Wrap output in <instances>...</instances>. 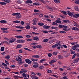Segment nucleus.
<instances>
[{
	"label": "nucleus",
	"mask_w": 79,
	"mask_h": 79,
	"mask_svg": "<svg viewBox=\"0 0 79 79\" xmlns=\"http://www.w3.org/2000/svg\"><path fill=\"white\" fill-rule=\"evenodd\" d=\"M24 50H28V51H30V52H31V50H30L26 48H24Z\"/></svg>",
	"instance_id": "nucleus-48"
},
{
	"label": "nucleus",
	"mask_w": 79,
	"mask_h": 79,
	"mask_svg": "<svg viewBox=\"0 0 79 79\" xmlns=\"http://www.w3.org/2000/svg\"><path fill=\"white\" fill-rule=\"evenodd\" d=\"M72 29L74 31H79V29L76 27H73Z\"/></svg>",
	"instance_id": "nucleus-13"
},
{
	"label": "nucleus",
	"mask_w": 79,
	"mask_h": 79,
	"mask_svg": "<svg viewBox=\"0 0 79 79\" xmlns=\"http://www.w3.org/2000/svg\"><path fill=\"white\" fill-rule=\"evenodd\" d=\"M5 63H6V64H8V65H9V63L6 60H5Z\"/></svg>",
	"instance_id": "nucleus-56"
},
{
	"label": "nucleus",
	"mask_w": 79,
	"mask_h": 79,
	"mask_svg": "<svg viewBox=\"0 0 79 79\" xmlns=\"http://www.w3.org/2000/svg\"><path fill=\"white\" fill-rule=\"evenodd\" d=\"M34 5H36V6L39 5V4L37 2L34 3H33V5H31V6H34Z\"/></svg>",
	"instance_id": "nucleus-27"
},
{
	"label": "nucleus",
	"mask_w": 79,
	"mask_h": 79,
	"mask_svg": "<svg viewBox=\"0 0 79 79\" xmlns=\"http://www.w3.org/2000/svg\"><path fill=\"white\" fill-rule=\"evenodd\" d=\"M32 57L35 58H39V56L38 55H33L32 56Z\"/></svg>",
	"instance_id": "nucleus-12"
},
{
	"label": "nucleus",
	"mask_w": 79,
	"mask_h": 79,
	"mask_svg": "<svg viewBox=\"0 0 79 79\" xmlns=\"http://www.w3.org/2000/svg\"><path fill=\"white\" fill-rule=\"evenodd\" d=\"M5 50V47H2L1 48V51H4Z\"/></svg>",
	"instance_id": "nucleus-29"
},
{
	"label": "nucleus",
	"mask_w": 79,
	"mask_h": 79,
	"mask_svg": "<svg viewBox=\"0 0 79 79\" xmlns=\"http://www.w3.org/2000/svg\"><path fill=\"white\" fill-rule=\"evenodd\" d=\"M25 61L26 63H28V64H31V61H30V60L28 59H26L25 60Z\"/></svg>",
	"instance_id": "nucleus-6"
},
{
	"label": "nucleus",
	"mask_w": 79,
	"mask_h": 79,
	"mask_svg": "<svg viewBox=\"0 0 79 79\" xmlns=\"http://www.w3.org/2000/svg\"><path fill=\"white\" fill-rule=\"evenodd\" d=\"M59 33H61V34H66V32L64 31H59Z\"/></svg>",
	"instance_id": "nucleus-25"
},
{
	"label": "nucleus",
	"mask_w": 79,
	"mask_h": 79,
	"mask_svg": "<svg viewBox=\"0 0 79 79\" xmlns=\"http://www.w3.org/2000/svg\"><path fill=\"white\" fill-rule=\"evenodd\" d=\"M5 58H6L7 60H9L10 59V56L8 55L7 56H6L5 57Z\"/></svg>",
	"instance_id": "nucleus-40"
},
{
	"label": "nucleus",
	"mask_w": 79,
	"mask_h": 79,
	"mask_svg": "<svg viewBox=\"0 0 79 79\" xmlns=\"http://www.w3.org/2000/svg\"><path fill=\"white\" fill-rule=\"evenodd\" d=\"M39 69H43L44 68V67L42 65L40 66L39 67Z\"/></svg>",
	"instance_id": "nucleus-33"
},
{
	"label": "nucleus",
	"mask_w": 79,
	"mask_h": 79,
	"mask_svg": "<svg viewBox=\"0 0 79 79\" xmlns=\"http://www.w3.org/2000/svg\"><path fill=\"white\" fill-rule=\"evenodd\" d=\"M43 27L44 29H50V26H48L47 25H44Z\"/></svg>",
	"instance_id": "nucleus-8"
},
{
	"label": "nucleus",
	"mask_w": 79,
	"mask_h": 79,
	"mask_svg": "<svg viewBox=\"0 0 79 79\" xmlns=\"http://www.w3.org/2000/svg\"><path fill=\"white\" fill-rule=\"evenodd\" d=\"M13 23H20V21L18 20H16L15 21H13Z\"/></svg>",
	"instance_id": "nucleus-36"
},
{
	"label": "nucleus",
	"mask_w": 79,
	"mask_h": 79,
	"mask_svg": "<svg viewBox=\"0 0 79 79\" xmlns=\"http://www.w3.org/2000/svg\"><path fill=\"white\" fill-rule=\"evenodd\" d=\"M51 28L52 29H56V28H57V27H52Z\"/></svg>",
	"instance_id": "nucleus-50"
},
{
	"label": "nucleus",
	"mask_w": 79,
	"mask_h": 79,
	"mask_svg": "<svg viewBox=\"0 0 79 79\" xmlns=\"http://www.w3.org/2000/svg\"><path fill=\"white\" fill-rule=\"evenodd\" d=\"M34 12L37 13L39 12V10H37L36 9H35L34 10Z\"/></svg>",
	"instance_id": "nucleus-52"
},
{
	"label": "nucleus",
	"mask_w": 79,
	"mask_h": 79,
	"mask_svg": "<svg viewBox=\"0 0 79 79\" xmlns=\"http://www.w3.org/2000/svg\"><path fill=\"white\" fill-rule=\"evenodd\" d=\"M47 73H52V71L51 70H49L48 71Z\"/></svg>",
	"instance_id": "nucleus-57"
},
{
	"label": "nucleus",
	"mask_w": 79,
	"mask_h": 79,
	"mask_svg": "<svg viewBox=\"0 0 79 79\" xmlns=\"http://www.w3.org/2000/svg\"><path fill=\"white\" fill-rule=\"evenodd\" d=\"M36 47L37 48H42V46L40 45L36 46Z\"/></svg>",
	"instance_id": "nucleus-41"
},
{
	"label": "nucleus",
	"mask_w": 79,
	"mask_h": 79,
	"mask_svg": "<svg viewBox=\"0 0 79 79\" xmlns=\"http://www.w3.org/2000/svg\"><path fill=\"white\" fill-rule=\"evenodd\" d=\"M19 53H23V50L22 49H20L19 50Z\"/></svg>",
	"instance_id": "nucleus-58"
},
{
	"label": "nucleus",
	"mask_w": 79,
	"mask_h": 79,
	"mask_svg": "<svg viewBox=\"0 0 79 79\" xmlns=\"http://www.w3.org/2000/svg\"><path fill=\"white\" fill-rule=\"evenodd\" d=\"M1 23H6V21L4 20H2L0 21Z\"/></svg>",
	"instance_id": "nucleus-22"
},
{
	"label": "nucleus",
	"mask_w": 79,
	"mask_h": 79,
	"mask_svg": "<svg viewBox=\"0 0 79 79\" xmlns=\"http://www.w3.org/2000/svg\"><path fill=\"white\" fill-rule=\"evenodd\" d=\"M75 9L76 11H79V9H78V7L77 6H76L75 7Z\"/></svg>",
	"instance_id": "nucleus-42"
},
{
	"label": "nucleus",
	"mask_w": 79,
	"mask_h": 79,
	"mask_svg": "<svg viewBox=\"0 0 79 79\" xmlns=\"http://www.w3.org/2000/svg\"><path fill=\"white\" fill-rule=\"evenodd\" d=\"M14 79H18V76H16V75L14 76Z\"/></svg>",
	"instance_id": "nucleus-44"
},
{
	"label": "nucleus",
	"mask_w": 79,
	"mask_h": 79,
	"mask_svg": "<svg viewBox=\"0 0 79 79\" xmlns=\"http://www.w3.org/2000/svg\"><path fill=\"white\" fill-rule=\"evenodd\" d=\"M52 24V25H55V26H58V23H57L55 22H53Z\"/></svg>",
	"instance_id": "nucleus-31"
},
{
	"label": "nucleus",
	"mask_w": 79,
	"mask_h": 79,
	"mask_svg": "<svg viewBox=\"0 0 79 79\" xmlns=\"http://www.w3.org/2000/svg\"><path fill=\"white\" fill-rule=\"evenodd\" d=\"M57 53H58V52H54L52 53V55H57Z\"/></svg>",
	"instance_id": "nucleus-53"
},
{
	"label": "nucleus",
	"mask_w": 79,
	"mask_h": 79,
	"mask_svg": "<svg viewBox=\"0 0 79 79\" xmlns=\"http://www.w3.org/2000/svg\"><path fill=\"white\" fill-rule=\"evenodd\" d=\"M61 12L62 13H63V14H64V15H67V14H66V11L61 10Z\"/></svg>",
	"instance_id": "nucleus-26"
},
{
	"label": "nucleus",
	"mask_w": 79,
	"mask_h": 79,
	"mask_svg": "<svg viewBox=\"0 0 79 79\" xmlns=\"http://www.w3.org/2000/svg\"><path fill=\"white\" fill-rule=\"evenodd\" d=\"M66 13L70 16H73V13L72 12H70L69 11H67Z\"/></svg>",
	"instance_id": "nucleus-5"
},
{
	"label": "nucleus",
	"mask_w": 79,
	"mask_h": 79,
	"mask_svg": "<svg viewBox=\"0 0 79 79\" xmlns=\"http://www.w3.org/2000/svg\"><path fill=\"white\" fill-rule=\"evenodd\" d=\"M38 25L39 26H44V23H38Z\"/></svg>",
	"instance_id": "nucleus-16"
},
{
	"label": "nucleus",
	"mask_w": 79,
	"mask_h": 79,
	"mask_svg": "<svg viewBox=\"0 0 79 79\" xmlns=\"http://www.w3.org/2000/svg\"><path fill=\"white\" fill-rule=\"evenodd\" d=\"M36 74H37L38 76H41V74H40V73H36Z\"/></svg>",
	"instance_id": "nucleus-63"
},
{
	"label": "nucleus",
	"mask_w": 79,
	"mask_h": 79,
	"mask_svg": "<svg viewBox=\"0 0 79 79\" xmlns=\"http://www.w3.org/2000/svg\"><path fill=\"white\" fill-rule=\"evenodd\" d=\"M27 71L26 70H22V71H21L20 72V73H27Z\"/></svg>",
	"instance_id": "nucleus-17"
},
{
	"label": "nucleus",
	"mask_w": 79,
	"mask_h": 79,
	"mask_svg": "<svg viewBox=\"0 0 79 79\" xmlns=\"http://www.w3.org/2000/svg\"><path fill=\"white\" fill-rule=\"evenodd\" d=\"M32 47L33 48H34V49H35L36 48H37V46H32Z\"/></svg>",
	"instance_id": "nucleus-62"
},
{
	"label": "nucleus",
	"mask_w": 79,
	"mask_h": 79,
	"mask_svg": "<svg viewBox=\"0 0 79 79\" xmlns=\"http://www.w3.org/2000/svg\"><path fill=\"white\" fill-rule=\"evenodd\" d=\"M64 25H59V27L60 28H63V27Z\"/></svg>",
	"instance_id": "nucleus-43"
},
{
	"label": "nucleus",
	"mask_w": 79,
	"mask_h": 79,
	"mask_svg": "<svg viewBox=\"0 0 79 79\" xmlns=\"http://www.w3.org/2000/svg\"><path fill=\"white\" fill-rule=\"evenodd\" d=\"M48 55L49 57H51L52 55V53H49L48 54Z\"/></svg>",
	"instance_id": "nucleus-49"
},
{
	"label": "nucleus",
	"mask_w": 79,
	"mask_h": 79,
	"mask_svg": "<svg viewBox=\"0 0 79 79\" xmlns=\"http://www.w3.org/2000/svg\"><path fill=\"white\" fill-rule=\"evenodd\" d=\"M4 1L6 3H9L10 2V0H4Z\"/></svg>",
	"instance_id": "nucleus-55"
},
{
	"label": "nucleus",
	"mask_w": 79,
	"mask_h": 79,
	"mask_svg": "<svg viewBox=\"0 0 79 79\" xmlns=\"http://www.w3.org/2000/svg\"><path fill=\"white\" fill-rule=\"evenodd\" d=\"M33 25H35L36 24V23H37V20H33Z\"/></svg>",
	"instance_id": "nucleus-19"
},
{
	"label": "nucleus",
	"mask_w": 79,
	"mask_h": 79,
	"mask_svg": "<svg viewBox=\"0 0 79 79\" xmlns=\"http://www.w3.org/2000/svg\"><path fill=\"white\" fill-rule=\"evenodd\" d=\"M48 40V39H44V40L43 42H47Z\"/></svg>",
	"instance_id": "nucleus-39"
},
{
	"label": "nucleus",
	"mask_w": 79,
	"mask_h": 79,
	"mask_svg": "<svg viewBox=\"0 0 79 79\" xmlns=\"http://www.w3.org/2000/svg\"><path fill=\"white\" fill-rule=\"evenodd\" d=\"M56 62V60H52L50 62V64H52V63H55Z\"/></svg>",
	"instance_id": "nucleus-30"
},
{
	"label": "nucleus",
	"mask_w": 79,
	"mask_h": 79,
	"mask_svg": "<svg viewBox=\"0 0 79 79\" xmlns=\"http://www.w3.org/2000/svg\"><path fill=\"white\" fill-rule=\"evenodd\" d=\"M56 23H59V24H60V23H61V21H59L58 20H57L55 21Z\"/></svg>",
	"instance_id": "nucleus-24"
},
{
	"label": "nucleus",
	"mask_w": 79,
	"mask_h": 79,
	"mask_svg": "<svg viewBox=\"0 0 79 79\" xmlns=\"http://www.w3.org/2000/svg\"><path fill=\"white\" fill-rule=\"evenodd\" d=\"M22 47V45L19 44L17 46V48H21Z\"/></svg>",
	"instance_id": "nucleus-37"
},
{
	"label": "nucleus",
	"mask_w": 79,
	"mask_h": 79,
	"mask_svg": "<svg viewBox=\"0 0 79 79\" xmlns=\"http://www.w3.org/2000/svg\"><path fill=\"white\" fill-rule=\"evenodd\" d=\"M26 3H32V1L31 0H27L26 1Z\"/></svg>",
	"instance_id": "nucleus-10"
},
{
	"label": "nucleus",
	"mask_w": 79,
	"mask_h": 79,
	"mask_svg": "<svg viewBox=\"0 0 79 79\" xmlns=\"http://www.w3.org/2000/svg\"><path fill=\"white\" fill-rule=\"evenodd\" d=\"M77 54L76 53H75V54H74L73 56L72 57V59H74V58H75V57L76 56Z\"/></svg>",
	"instance_id": "nucleus-46"
},
{
	"label": "nucleus",
	"mask_w": 79,
	"mask_h": 79,
	"mask_svg": "<svg viewBox=\"0 0 79 79\" xmlns=\"http://www.w3.org/2000/svg\"><path fill=\"white\" fill-rule=\"evenodd\" d=\"M74 47H75V48H77V47H79V44H76L74 45Z\"/></svg>",
	"instance_id": "nucleus-51"
},
{
	"label": "nucleus",
	"mask_w": 79,
	"mask_h": 79,
	"mask_svg": "<svg viewBox=\"0 0 79 79\" xmlns=\"http://www.w3.org/2000/svg\"><path fill=\"white\" fill-rule=\"evenodd\" d=\"M15 37L18 39H22L23 38V37L21 36H15Z\"/></svg>",
	"instance_id": "nucleus-14"
},
{
	"label": "nucleus",
	"mask_w": 79,
	"mask_h": 79,
	"mask_svg": "<svg viewBox=\"0 0 79 79\" xmlns=\"http://www.w3.org/2000/svg\"><path fill=\"white\" fill-rule=\"evenodd\" d=\"M57 58L58 59H59L60 60H61V59H62V57L60 55L58 56Z\"/></svg>",
	"instance_id": "nucleus-38"
},
{
	"label": "nucleus",
	"mask_w": 79,
	"mask_h": 79,
	"mask_svg": "<svg viewBox=\"0 0 79 79\" xmlns=\"http://www.w3.org/2000/svg\"><path fill=\"white\" fill-rule=\"evenodd\" d=\"M54 2L56 3H60V0H54Z\"/></svg>",
	"instance_id": "nucleus-15"
},
{
	"label": "nucleus",
	"mask_w": 79,
	"mask_h": 79,
	"mask_svg": "<svg viewBox=\"0 0 79 79\" xmlns=\"http://www.w3.org/2000/svg\"><path fill=\"white\" fill-rule=\"evenodd\" d=\"M39 66V65L37 64H34L33 65V67L34 68H38Z\"/></svg>",
	"instance_id": "nucleus-45"
},
{
	"label": "nucleus",
	"mask_w": 79,
	"mask_h": 79,
	"mask_svg": "<svg viewBox=\"0 0 79 79\" xmlns=\"http://www.w3.org/2000/svg\"><path fill=\"white\" fill-rule=\"evenodd\" d=\"M63 22L64 23H69V21L68 20H63Z\"/></svg>",
	"instance_id": "nucleus-21"
},
{
	"label": "nucleus",
	"mask_w": 79,
	"mask_h": 79,
	"mask_svg": "<svg viewBox=\"0 0 79 79\" xmlns=\"http://www.w3.org/2000/svg\"><path fill=\"white\" fill-rule=\"evenodd\" d=\"M60 45V44H59V43H58L57 44H56L55 45H53L52 46V48H55L56 47H57V46H58V45Z\"/></svg>",
	"instance_id": "nucleus-9"
},
{
	"label": "nucleus",
	"mask_w": 79,
	"mask_h": 79,
	"mask_svg": "<svg viewBox=\"0 0 79 79\" xmlns=\"http://www.w3.org/2000/svg\"><path fill=\"white\" fill-rule=\"evenodd\" d=\"M31 75H32V76H35L36 75L35 74V73H34V72H32L31 73Z\"/></svg>",
	"instance_id": "nucleus-34"
},
{
	"label": "nucleus",
	"mask_w": 79,
	"mask_h": 79,
	"mask_svg": "<svg viewBox=\"0 0 79 79\" xmlns=\"http://www.w3.org/2000/svg\"><path fill=\"white\" fill-rule=\"evenodd\" d=\"M0 4L1 5H5L6 3V2H0Z\"/></svg>",
	"instance_id": "nucleus-28"
},
{
	"label": "nucleus",
	"mask_w": 79,
	"mask_h": 79,
	"mask_svg": "<svg viewBox=\"0 0 79 79\" xmlns=\"http://www.w3.org/2000/svg\"><path fill=\"white\" fill-rule=\"evenodd\" d=\"M25 28L27 29H31V27H30V26L29 25H28L25 27Z\"/></svg>",
	"instance_id": "nucleus-18"
},
{
	"label": "nucleus",
	"mask_w": 79,
	"mask_h": 79,
	"mask_svg": "<svg viewBox=\"0 0 79 79\" xmlns=\"http://www.w3.org/2000/svg\"><path fill=\"white\" fill-rule=\"evenodd\" d=\"M70 52H71V53L72 55H73V54H74L75 53V51H73L72 50H70Z\"/></svg>",
	"instance_id": "nucleus-23"
},
{
	"label": "nucleus",
	"mask_w": 79,
	"mask_h": 79,
	"mask_svg": "<svg viewBox=\"0 0 79 79\" xmlns=\"http://www.w3.org/2000/svg\"><path fill=\"white\" fill-rule=\"evenodd\" d=\"M75 3H76V4L79 5V0H75Z\"/></svg>",
	"instance_id": "nucleus-32"
},
{
	"label": "nucleus",
	"mask_w": 79,
	"mask_h": 79,
	"mask_svg": "<svg viewBox=\"0 0 79 79\" xmlns=\"http://www.w3.org/2000/svg\"><path fill=\"white\" fill-rule=\"evenodd\" d=\"M71 73L72 74H76V75H77V73H76V72H71Z\"/></svg>",
	"instance_id": "nucleus-47"
},
{
	"label": "nucleus",
	"mask_w": 79,
	"mask_h": 79,
	"mask_svg": "<svg viewBox=\"0 0 79 79\" xmlns=\"http://www.w3.org/2000/svg\"><path fill=\"white\" fill-rule=\"evenodd\" d=\"M12 15L13 16H15V15H16V18H19L21 17V15H20V13H13Z\"/></svg>",
	"instance_id": "nucleus-1"
},
{
	"label": "nucleus",
	"mask_w": 79,
	"mask_h": 79,
	"mask_svg": "<svg viewBox=\"0 0 79 79\" xmlns=\"http://www.w3.org/2000/svg\"><path fill=\"white\" fill-rule=\"evenodd\" d=\"M22 76L23 77H26L27 76V75H26V74L24 73H23L22 74Z\"/></svg>",
	"instance_id": "nucleus-35"
},
{
	"label": "nucleus",
	"mask_w": 79,
	"mask_h": 79,
	"mask_svg": "<svg viewBox=\"0 0 79 79\" xmlns=\"http://www.w3.org/2000/svg\"><path fill=\"white\" fill-rule=\"evenodd\" d=\"M44 61H45V59H42L40 60V62H39V63H42Z\"/></svg>",
	"instance_id": "nucleus-20"
},
{
	"label": "nucleus",
	"mask_w": 79,
	"mask_h": 79,
	"mask_svg": "<svg viewBox=\"0 0 79 79\" xmlns=\"http://www.w3.org/2000/svg\"><path fill=\"white\" fill-rule=\"evenodd\" d=\"M33 79H38V77H36V76H34L33 77Z\"/></svg>",
	"instance_id": "nucleus-60"
},
{
	"label": "nucleus",
	"mask_w": 79,
	"mask_h": 79,
	"mask_svg": "<svg viewBox=\"0 0 79 79\" xmlns=\"http://www.w3.org/2000/svg\"><path fill=\"white\" fill-rule=\"evenodd\" d=\"M46 8L47 9H48L50 11H53V10H55V8L54 7H50V6H46Z\"/></svg>",
	"instance_id": "nucleus-4"
},
{
	"label": "nucleus",
	"mask_w": 79,
	"mask_h": 79,
	"mask_svg": "<svg viewBox=\"0 0 79 79\" xmlns=\"http://www.w3.org/2000/svg\"><path fill=\"white\" fill-rule=\"evenodd\" d=\"M17 42H18V43H19L20 44H23V43L25 42V40H17Z\"/></svg>",
	"instance_id": "nucleus-3"
},
{
	"label": "nucleus",
	"mask_w": 79,
	"mask_h": 79,
	"mask_svg": "<svg viewBox=\"0 0 79 79\" xmlns=\"http://www.w3.org/2000/svg\"><path fill=\"white\" fill-rule=\"evenodd\" d=\"M73 18H77V17H79V14H76L75 15H73Z\"/></svg>",
	"instance_id": "nucleus-7"
},
{
	"label": "nucleus",
	"mask_w": 79,
	"mask_h": 79,
	"mask_svg": "<svg viewBox=\"0 0 79 79\" xmlns=\"http://www.w3.org/2000/svg\"><path fill=\"white\" fill-rule=\"evenodd\" d=\"M63 79H68V78H67V77L66 76H64L63 77Z\"/></svg>",
	"instance_id": "nucleus-64"
},
{
	"label": "nucleus",
	"mask_w": 79,
	"mask_h": 79,
	"mask_svg": "<svg viewBox=\"0 0 79 79\" xmlns=\"http://www.w3.org/2000/svg\"><path fill=\"white\" fill-rule=\"evenodd\" d=\"M8 31H3V33H8Z\"/></svg>",
	"instance_id": "nucleus-61"
},
{
	"label": "nucleus",
	"mask_w": 79,
	"mask_h": 79,
	"mask_svg": "<svg viewBox=\"0 0 79 79\" xmlns=\"http://www.w3.org/2000/svg\"><path fill=\"white\" fill-rule=\"evenodd\" d=\"M43 33H48V31H43Z\"/></svg>",
	"instance_id": "nucleus-54"
},
{
	"label": "nucleus",
	"mask_w": 79,
	"mask_h": 79,
	"mask_svg": "<svg viewBox=\"0 0 79 79\" xmlns=\"http://www.w3.org/2000/svg\"><path fill=\"white\" fill-rule=\"evenodd\" d=\"M33 40H34L38 41L39 40V37L37 36L33 37Z\"/></svg>",
	"instance_id": "nucleus-11"
},
{
	"label": "nucleus",
	"mask_w": 79,
	"mask_h": 79,
	"mask_svg": "<svg viewBox=\"0 0 79 79\" xmlns=\"http://www.w3.org/2000/svg\"><path fill=\"white\" fill-rule=\"evenodd\" d=\"M20 23L21 24H22V25H24V21H22L20 22Z\"/></svg>",
	"instance_id": "nucleus-59"
},
{
	"label": "nucleus",
	"mask_w": 79,
	"mask_h": 79,
	"mask_svg": "<svg viewBox=\"0 0 79 79\" xmlns=\"http://www.w3.org/2000/svg\"><path fill=\"white\" fill-rule=\"evenodd\" d=\"M18 58H17L15 59L16 61H18V63H19V64H20V63H22L23 61H22V60H21L22 58L18 57Z\"/></svg>",
	"instance_id": "nucleus-2"
}]
</instances>
